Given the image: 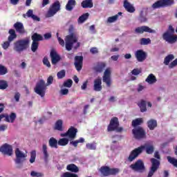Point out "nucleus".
Wrapping results in <instances>:
<instances>
[{
  "mask_svg": "<svg viewBox=\"0 0 177 177\" xmlns=\"http://www.w3.org/2000/svg\"><path fill=\"white\" fill-rule=\"evenodd\" d=\"M81 44L78 42V35L77 33H71L65 38V48L66 50H71L73 48L74 49H78Z\"/></svg>",
  "mask_w": 177,
  "mask_h": 177,
  "instance_id": "obj_1",
  "label": "nucleus"
},
{
  "mask_svg": "<svg viewBox=\"0 0 177 177\" xmlns=\"http://www.w3.org/2000/svg\"><path fill=\"white\" fill-rule=\"evenodd\" d=\"M53 82V77L50 76L47 80V84L45 83V81L40 80L36 85L35 88V92L41 97H44L45 96V93H46V86L50 85Z\"/></svg>",
  "mask_w": 177,
  "mask_h": 177,
  "instance_id": "obj_2",
  "label": "nucleus"
},
{
  "mask_svg": "<svg viewBox=\"0 0 177 177\" xmlns=\"http://www.w3.org/2000/svg\"><path fill=\"white\" fill-rule=\"evenodd\" d=\"M30 48V38L21 39L14 42L13 50L17 53H21Z\"/></svg>",
  "mask_w": 177,
  "mask_h": 177,
  "instance_id": "obj_3",
  "label": "nucleus"
},
{
  "mask_svg": "<svg viewBox=\"0 0 177 177\" xmlns=\"http://www.w3.org/2000/svg\"><path fill=\"white\" fill-rule=\"evenodd\" d=\"M15 157L16 168L21 169V168H23V162L26 161V158H27V153L21 151L19 148H17L15 150Z\"/></svg>",
  "mask_w": 177,
  "mask_h": 177,
  "instance_id": "obj_4",
  "label": "nucleus"
},
{
  "mask_svg": "<svg viewBox=\"0 0 177 177\" xmlns=\"http://www.w3.org/2000/svg\"><path fill=\"white\" fill-rule=\"evenodd\" d=\"M175 3L174 0H158L151 6L152 9H160V8H167L172 6Z\"/></svg>",
  "mask_w": 177,
  "mask_h": 177,
  "instance_id": "obj_5",
  "label": "nucleus"
},
{
  "mask_svg": "<svg viewBox=\"0 0 177 177\" xmlns=\"http://www.w3.org/2000/svg\"><path fill=\"white\" fill-rule=\"evenodd\" d=\"M132 133L133 138L137 140H142V139H145L146 138V131L141 127H135L132 130Z\"/></svg>",
  "mask_w": 177,
  "mask_h": 177,
  "instance_id": "obj_6",
  "label": "nucleus"
},
{
  "mask_svg": "<svg viewBox=\"0 0 177 177\" xmlns=\"http://www.w3.org/2000/svg\"><path fill=\"white\" fill-rule=\"evenodd\" d=\"M120 123L118 122V118H113L111 120L110 124L108 126V131L110 132L111 131H116V132H122V127H119Z\"/></svg>",
  "mask_w": 177,
  "mask_h": 177,
  "instance_id": "obj_7",
  "label": "nucleus"
},
{
  "mask_svg": "<svg viewBox=\"0 0 177 177\" xmlns=\"http://www.w3.org/2000/svg\"><path fill=\"white\" fill-rule=\"evenodd\" d=\"M59 10H60V2L55 1L50 6L46 16V17H53Z\"/></svg>",
  "mask_w": 177,
  "mask_h": 177,
  "instance_id": "obj_8",
  "label": "nucleus"
},
{
  "mask_svg": "<svg viewBox=\"0 0 177 177\" xmlns=\"http://www.w3.org/2000/svg\"><path fill=\"white\" fill-rule=\"evenodd\" d=\"M131 169L134 171L135 172H145L146 170V167H145V163L143 161L138 160L134 164H132L129 166Z\"/></svg>",
  "mask_w": 177,
  "mask_h": 177,
  "instance_id": "obj_9",
  "label": "nucleus"
},
{
  "mask_svg": "<svg viewBox=\"0 0 177 177\" xmlns=\"http://www.w3.org/2000/svg\"><path fill=\"white\" fill-rule=\"evenodd\" d=\"M100 172H101L103 176H109L110 175H115L120 172V169H111L107 166L102 167L100 169Z\"/></svg>",
  "mask_w": 177,
  "mask_h": 177,
  "instance_id": "obj_10",
  "label": "nucleus"
},
{
  "mask_svg": "<svg viewBox=\"0 0 177 177\" xmlns=\"http://www.w3.org/2000/svg\"><path fill=\"white\" fill-rule=\"evenodd\" d=\"M162 39L167 44H173L177 42V35L169 32H165L162 35Z\"/></svg>",
  "mask_w": 177,
  "mask_h": 177,
  "instance_id": "obj_11",
  "label": "nucleus"
},
{
  "mask_svg": "<svg viewBox=\"0 0 177 177\" xmlns=\"http://www.w3.org/2000/svg\"><path fill=\"white\" fill-rule=\"evenodd\" d=\"M77 132H78L77 129L74 128L73 127H71L70 129H68L66 133H61L60 136L62 138H66L68 136L69 140L71 141L74 140V139L77 138Z\"/></svg>",
  "mask_w": 177,
  "mask_h": 177,
  "instance_id": "obj_12",
  "label": "nucleus"
},
{
  "mask_svg": "<svg viewBox=\"0 0 177 177\" xmlns=\"http://www.w3.org/2000/svg\"><path fill=\"white\" fill-rule=\"evenodd\" d=\"M102 81L106 84V86L110 88L111 86V68H107L104 72V75L102 77Z\"/></svg>",
  "mask_w": 177,
  "mask_h": 177,
  "instance_id": "obj_13",
  "label": "nucleus"
},
{
  "mask_svg": "<svg viewBox=\"0 0 177 177\" xmlns=\"http://www.w3.org/2000/svg\"><path fill=\"white\" fill-rule=\"evenodd\" d=\"M151 162L152 165L150 168L147 177H152L160 167V161L157 159L152 158L151 159Z\"/></svg>",
  "mask_w": 177,
  "mask_h": 177,
  "instance_id": "obj_14",
  "label": "nucleus"
},
{
  "mask_svg": "<svg viewBox=\"0 0 177 177\" xmlns=\"http://www.w3.org/2000/svg\"><path fill=\"white\" fill-rule=\"evenodd\" d=\"M136 34H143V32H149V34H156L157 31L154 29L150 28L147 26H142L141 27H138L135 29Z\"/></svg>",
  "mask_w": 177,
  "mask_h": 177,
  "instance_id": "obj_15",
  "label": "nucleus"
},
{
  "mask_svg": "<svg viewBox=\"0 0 177 177\" xmlns=\"http://www.w3.org/2000/svg\"><path fill=\"white\" fill-rule=\"evenodd\" d=\"M0 152L7 156H12L13 154V148L9 144H4L0 147Z\"/></svg>",
  "mask_w": 177,
  "mask_h": 177,
  "instance_id": "obj_16",
  "label": "nucleus"
},
{
  "mask_svg": "<svg viewBox=\"0 0 177 177\" xmlns=\"http://www.w3.org/2000/svg\"><path fill=\"white\" fill-rule=\"evenodd\" d=\"M142 152H143L142 147H139L135 149L130 153V155L128 158L129 161H131V162L133 161V160H135V158H137L139 154H141V153Z\"/></svg>",
  "mask_w": 177,
  "mask_h": 177,
  "instance_id": "obj_17",
  "label": "nucleus"
},
{
  "mask_svg": "<svg viewBox=\"0 0 177 177\" xmlns=\"http://www.w3.org/2000/svg\"><path fill=\"white\" fill-rule=\"evenodd\" d=\"M135 57L138 62L142 63V62H145V59H147V53L143 51V50H138L135 53Z\"/></svg>",
  "mask_w": 177,
  "mask_h": 177,
  "instance_id": "obj_18",
  "label": "nucleus"
},
{
  "mask_svg": "<svg viewBox=\"0 0 177 177\" xmlns=\"http://www.w3.org/2000/svg\"><path fill=\"white\" fill-rule=\"evenodd\" d=\"M140 147L142 148V151L145 149L147 154H153L154 152V146L151 142H147Z\"/></svg>",
  "mask_w": 177,
  "mask_h": 177,
  "instance_id": "obj_19",
  "label": "nucleus"
},
{
  "mask_svg": "<svg viewBox=\"0 0 177 177\" xmlns=\"http://www.w3.org/2000/svg\"><path fill=\"white\" fill-rule=\"evenodd\" d=\"M84 57L82 56H76L75 57V67L78 71H81L82 68V62Z\"/></svg>",
  "mask_w": 177,
  "mask_h": 177,
  "instance_id": "obj_20",
  "label": "nucleus"
},
{
  "mask_svg": "<svg viewBox=\"0 0 177 177\" xmlns=\"http://www.w3.org/2000/svg\"><path fill=\"white\" fill-rule=\"evenodd\" d=\"M50 56L51 57L52 64H57L60 62V55L55 50L50 52Z\"/></svg>",
  "mask_w": 177,
  "mask_h": 177,
  "instance_id": "obj_21",
  "label": "nucleus"
},
{
  "mask_svg": "<svg viewBox=\"0 0 177 177\" xmlns=\"http://www.w3.org/2000/svg\"><path fill=\"white\" fill-rule=\"evenodd\" d=\"M123 6L124 9L127 10L129 13H134L135 12V7H133V5H132L128 0H124Z\"/></svg>",
  "mask_w": 177,
  "mask_h": 177,
  "instance_id": "obj_22",
  "label": "nucleus"
},
{
  "mask_svg": "<svg viewBox=\"0 0 177 177\" xmlns=\"http://www.w3.org/2000/svg\"><path fill=\"white\" fill-rule=\"evenodd\" d=\"M0 117L2 118H5L6 122H15V120H16V113H12L10 115H0Z\"/></svg>",
  "mask_w": 177,
  "mask_h": 177,
  "instance_id": "obj_23",
  "label": "nucleus"
},
{
  "mask_svg": "<svg viewBox=\"0 0 177 177\" xmlns=\"http://www.w3.org/2000/svg\"><path fill=\"white\" fill-rule=\"evenodd\" d=\"M14 28L16 31L19 34H26V30H24V26L21 22H17L14 24Z\"/></svg>",
  "mask_w": 177,
  "mask_h": 177,
  "instance_id": "obj_24",
  "label": "nucleus"
},
{
  "mask_svg": "<svg viewBox=\"0 0 177 177\" xmlns=\"http://www.w3.org/2000/svg\"><path fill=\"white\" fill-rule=\"evenodd\" d=\"M94 91L100 92L102 91V79L97 78L94 80Z\"/></svg>",
  "mask_w": 177,
  "mask_h": 177,
  "instance_id": "obj_25",
  "label": "nucleus"
},
{
  "mask_svg": "<svg viewBox=\"0 0 177 177\" xmlns=\"http://www.w3.org/2000/svg\"><path fill=\"white\" fill-rule=\"evenodd\" d=\"M145 82H147L149 85H153L157 82V77H156L153 73H151L147 76Z\"/></svg>",
  "mask_w": 177,
  "mask_h": 177,
  "instance_id": "obj_26",
  "label": "nucleus"
},
{
  "mask_svg": "<svg viewBox=\"0 0 177 177\" xmlns=\"http://www.w3.org/2000/svg\"><path fill=\"white\" fill-rule=\"evenodd\" d=\"M26 16H27V17H30L31 19H32V20H35V21H39L41 20L39 17L34 15L32 10H28L26 14L24 15V17H26Z\"/></svg>",
  "mask_w": 177,
  "mask_h": 177,
  "instance_id": "obj_27",
  "label": "nucleus"
},
{
  "mask_svg": "<svg viewBox=\"0 0 177 177\" xmlns=\"http://www.w3.org/2000/svg\"><path fill=\"white\" fill-rule=\"evenodd\" d=\"M82 7L84 8V9L86 8H93V0H84L82 3Z\"/></svg>",
  "mask_w": 177,
  "mask_h": 177,
  "instance_id": "obj_28",
  "label": "nucleus"
},
{
  "mask_svg": "<svg viewBox=\"0 0 177 177\" xmlns=\"http://www.w3.org/2000/svg\"><path fill=\"white\" fill-rule=\"evenodd\" d=\"M41 151L44 156V161H48L49 159V152H48V146L46 144H43Z\"/></svg>",
  "mask_w": 177,
  "mask_h": 177,
  "instance_id": "obj_29",
  "label": "nucleus"
},
{
  "mask_svg": "<svg viewBox=\"0 0 177 177\" xmlns=\"http://www.w3.org/2000/svg\"><path fill=\"white\" fill-rule=\"evenodd\" d=\"M105 68H106V63L100 62L94 67V70L97 73H102V71H103V70H104Z\"/></svg>",
  "mask_w": 177,
  "mask_h": 177,
  "instance_id": "obj_30",
  "label": "nucleus"
},
{
  "mask_svg": "<svg viewBox=\"0 0 177 177\" xmlns=\"http://www.w3.org/2000/svg\"><path fill=\"white\" fill-rule=\"evenodd\" d=\"M48 145L52 149H57V145H59V142H57V140H56V138L52 137L48 140Z\"/></svg>",
  "mask_w": 177,
  "mask_h": 177,
  "instance_id": "obj_31",
  "label": "nucleus"
},
{
  "mask_svg": "<svg viewBox=\"0 0 177 177\" xmlns=\"http://www.w3.org/2000/svg\"><path fill=\"white\" fill-rule=\"evenodd\" d=\"M67 171H70V172H73L74 174H77V172H79L80 169L77 165L74 164H70L66 166Z\"/></svg>",
  "mask_w": 177,
  "mask_h": 177,
  "instance_id": "obj_32",
  "label": "nucleus"
},
{
  "mask_svg": "<svg viewBox=\"0 0 177 177\" xmlns=\"http://www.w3.org/2000/svg\"><path fill=\"white\" fill-rule=\"evenodd\" d=\"M75 4H76L75 0H68L66 6V9L68 12H71V10L74 9V6H75Z\"/></svg>",
  "mask_w": 177,
  "mask_h": 177,
  "instance_id": "obj_33",
  "label": "nucleus"
},
{
  "mask_svg": "<svg viewBox=\"0 0 177 177\" xmlns=\"http://www.w3.org/2000/svg\"><path fill=\"white\" fill-rule=\"evenodd\" d=\"M147 125L148 128L153 131L157 127V120L151 119L147 122Z\"/></svg>",
  "mask_w": 177,
  "mask_h": 177,
  "instance_id": "obj_34",
  "label": "nucleus"
},
{
  "mask_svg": "<svg viewBox=\"0 0 177 177\" xmlns=\"http://www.w3.org/2000/svg\"><path fill=\"white\" fill-rule=\"evenodd\" d=\"M8 32L10 34L8 37V41H10V42H12L17 38V35H16V31L15 30L10 29Z\"/></svg>",
  "mask_w": 177,
  "mask_h": 177,
  "instance_id": "obj_35",
  "label": "nucleus"
},
{
  "mask_svg": "<svg viewBox=\"0 0 177 177\" xmlns=\"http://www.w3.org/2000/svg\"><path fill=\"white\" fill-rule=\"evenodd\" d=\"M174 59H175V56L172 54H170L165 57L163 63L165 64V66H169V62H172Z\"/></svg>",
  "mask_w": 177,
  "mask_h": 177,
  "instance_id": "obj_36",
  "label": "nucleus"
},
{
  "mask_svg": "<svg viewBox=\"0 0 177 177\" xmlns=\"http://www.w3.org/2000/svg\"><path fill=\"white\" fill-rule=\"evenodd\" d=\"M55 129H56L57 131H64V129H63V120H57L55 122Z\"/></svg>",
  "mask_w": 177,
  "mask_h": 177,
  "instance_id": "obj_37",
  "label": "nucleus"
},
{
  "mask_svg": "<svg viewBox=\"0 0 177 177\" xmlns=\"http://www.w3.org/2000/svg\"><path fill=\"white\" fill-rule=\"evenodd\" d=\"M138 20L141 23H146V21H147V15L145 13V11L143 10L140 11Z\"/></svg>",
  "mask_w": 177,
  "mask_h": 177,
  "instance_id": "obj_38",
  "label": "nucleus"
},
{
  "mask_svg": "<svg viewBox=\"0 0 177 177\" xmlns=\"http://www.w3.org/2000/svg\"><path fill=\"white\" fill-rule=\"evenodd\" d=\"M68 142H70V139L68 138H63L58 140L59 146H67L68 145Z\"/></svg>",
  "mask_w": 177,
  "mask_h": 177,
  "instance_id": "obj_39",
  "label": "nucleus"
},
{
  "mask_svg": "<svg viewBox=\"0 0 177 177\" xmlns=\"http://www.w3.org/2000/svg\"><path fill=\"white\" fill-rule=\"evenodd\" d=\"M118 20V15L108 17L106 21V24H111V23H115Z\"/></svg>",
  "mask_w": 177,
  "mask_h": 177,
  "instance_id": "obj_40",
  "label": "nucleus"
},
{
  "mask_svg": "<svg viewBox=\"0 0 177 177\" xmlns=\"http://www.w3.org/2000/svg\"><path fill=\"white\" fill-rule=\"evenodd\" d=\"M44 37L41 35H38L37 33H34L32 36V40L33 42H38L39 41H42Z\"/></svg>",
  "mask_w": 177,
  "mask_h": 177,
  "instance_id": "obj_41",
  "label": "nucleus"
},
{
  "mask_svg": "<svg viewBox=\"0 0 177 177\" xmlns=\"http://www.w3.org/2000/svg\"><path fill=\"white\" fill-rule=\"evenodd\" d=\"M88 17H89V13L86 12L82 15L81 17H79L78 23L82 24V23H84V21H86V20H88Z\"/></svg>",
  "mask_w": 177,
  "mask_h": 177,
  "instance_id": "obj_42",
  "label": "nucleus"
},
{
  "mask_svg": "<svg viewBox=\"0 0 177 177\" xmlns=\"http://www.w3.org/2000/svg\"><path fill=\"white\" fill-rule=\"evenodd\" d=\"M84 142H85V139L84 138H80L79 140L71 141L70 145H72L74 147H77L78 146V143H84Z\"/></svg>",
  "mask_w": 177,
  "mask_h": 177,
  "instance_id": "obj_43",
  "label": "nucleus"
},
{
  "mask_svg": "<svg viewBox=\"0 0 177 177\" xmlns=\"http://www.w3.org/2000/svg\"><path fill=\"white\" fill-rule=\"evenodd\" d=\"M35 158H37V151H32L30 152V158L29 160L30 164H34V162H35Z\"/></svg>",
  "mask_w": 177,
  "mask_h": 177,
  "instance_id": "obj_44",
  "label": "nucleus"
},
{
  "mask_svg": "<svg viewBox=\"0 0 177 177\" xmlns=\"http://www.w3.org/2000/svg\"><path fill=\"white\" fill-rule=\"evenodd\" d=\"M138 106L140 109V111L142 113H145V111H147V109H146V102L145 101H141L140 103H138Z\"/></svg>",
  "mask_w": 177,
  "mask_h": 177,
  "instance_id": "obj_45",
  "label": "nucleus"
},
{
  "mask_svg": "<svg viewBox=\"0 0 177 177\" xmlns=\"http://www.w3.org/2000/svg\"><path fill=\"white\" fill-rule=\"evenodd\" d=\"M39 46V43L38 41H32L31 44L30 49L32 52L35 53L38 50V46Z\"/></svg>",
  "mask_w": 177,
  "mask_h": 177,
  "instance_id": "obj_46",
  "label": "nucleus"
},
{
  "mask_svg": "<svg viewBox=\"0 0 177 177\" xmlns=\"http://www.w3.org/2000/svg\"><path fill=\"white\" fill-rule=\"evenodd\" d=\"M30 176L31 177H44V173L42 172H39V171H32L30 172Z\"/></svg>",
  "mask_w": 177,
  "mask_h": 177,
  "instance_id": "obj_47",
  "label": "nucleus"
},
{
  "mask_svg": "<svg viewBox=\"0 0 177 177\" xmlns=\"http://www.w3.org/2000/svg\"><path fill=\"white\" fill-rule=\"evenodd\" d=\"M140 42V45H149V44H151V40L150 38H142Z\"/></svg>",
  "mask_w": 177,
  "mask_h": 177,
  "instance_id": "obj_48",
  "label": "nucleus"
},
{
  "mask_svg": "<svg viewBox=\"0 0 177 177\" xmlns=\"http://www.w3.org/2000/svg\"><path fill=\"white\" fill-rule=\"evenodd\" d=\"M143 122V119L138 118L132 121L133 127H138V125H140Z\"/></svg>",
  "mask_w": 177,
  "mask_h": 177,
  "instance_id": "obj_49",
  "label": "nucleus"
},
{
  "mask_svg": "<svg viewBox=\"0 0 177 177\" xmlns=\"http://www.w3.org/2000/svg\"><path fill=\"white\" fill-rule=\"evenodd\" d=\"M86 147L88 150H96V143H87Z\"/></svg>",
  "mask_w": 177,
  "mask_h": 177,
  "instance_id": "obj_50",
  "label": "nucleus"
},
{
  "mask_svg": "<svg viewBox=\"0 0 177 177\" xmlns=\"http://www.w3.org/2000/svg\"><path fill=\"white\" fill-rule=\"evenodd\" d=\"M61 177H78V174L66 171L61 175Z\"/></svg>",
  "mask_w": 177,
  "mask_h": 177,
  "instance_id": "obj_51",
  "label": "nucleus"
},
{
  "mask_svg": "<svg viewBox=\"0 0 177 177\" xmlns=\"http://www.w3.org/2000/svg\"><path fill=\"white\" fill-rule=\"evenodd\" d=\"M5 74H8V68L0 64V75H5Z\"/></svg>",
  "mask_w": 177,
  "mask_h": 177,
  "instance_id": "obj_52",
  "label": "nucleus"
},
{
  "mask_svg": "<svg viewBox=\"0 0 177 177\" xmlns=\"http://www.w3.org/2000/svg\"><path fill=\"white\" fill-rule=\"evenodd\" d=\"M57 77L58 80H62L66 77V71L62 70L61 71L57 73Z\"/></svg>",
  "mask_w": 177,
  "mask_h": 177,
  "instance_id": "obj_53",
  "label": "nucleus"
},
{
  "mask_svg": "<svg viewBox=\"0 0 177 177\" xmlns=\"http://www.w3.org/2000/svg\"><path fill=\"white\" fill-rule=\"evenodd\" d=\"M8 82L5 80H0V89H6L8 88Z\"/></svg>",
  "mask_w": 177,
  "mask_h": 177,
  "instance_id": "obj_54",
  "label": "nucleus"
},
{
  "mask_svg": "<svg viewBox=\"0 0 177 177\" xmlns=\"http://www.w3.org/2000/svg\"><path fill=\"white\" fill-rule=\"evenodd\" d=\"M63 85L66 88H71V86H73V80L69 79L67 81L64 82Z\"/></svg>",
  "mask_w": 177,
  "mask_h": 177,
  "instance_id": "obj_55",
  "label": "nucleus"
},
{
  "mask_svg": "<svg viewBox=\"0 0 177 177\" xmlns=\"http://www.w3.org/2000/svg\"><path fill=\"white\" fill-rule=\"evenodd\" d=\"M43 64H44V66H46V67L50 68V62H49V59H48L47 57H44Z\"/></svg>",
  "mask_w": 177,
  "mask_h": 177,
  "instance_id": "obj_56",
  "label": "nucleus"
},
{
  "mask_svg": "<svg viewBox=\"0 0 177 177\" xmlns=\"http://www.w3.org/2000/svg\"><path fill=\"white\" fill-rule=\"evenodd\" d=\"M10 42L9 40L8 41H5L3 44H2V48L3 49H4L5 50H6L8 49V48H9L10 46Z\"/></svg>",
  "mask_w": 177,
  "mask_h": 177,
  "instance_id": "obj_57",
  "label": "nucleus"
},
{
  "mask_svg": "<svg viewBox=\"0 0 177 177\" xmlns=\"http://www.w3.org/2000/svg\"><path fill=\"white\" fill-rule=\"evenodd\" d=\"M165 32H169L170 34H175V29L172 26V25L169 26L168 30L165 31Z\"/></svg>",
  "mask_w": 177,
  "mask_h": 177,
  "instance_id": "obj_58",
  "label": "nucleus"
},
{
  "mask_svg": "<svg viewBox=\"0 0 177 177\" xmlns=\"http://www.w3.org/2000/svg\"><path fill=\"white\" fill-rule=\"evenodd\" d=\"M57 37L59 41V44L61 46H64V40H63L60 37H59V33H57Z\"/></svg>",
  "mask_w": 177,
  "mask_h": 177,
  "instance_id": "obj_59",
  "label": "nucleus"
},
{
  "mask_svg": "<svg viewBox=\"0 0 177 177\" xmlns=\"http://www.w3.org/2000/svg\"><path fill=\"white\" fill-rule=\"evenodd\" d=\"M176 66H177V58L169 65V68H174Z\"/></svg>",
  "mask_w": 177,
  "mask_h": 177,
  "instance_id": "obj_60",
  "label": "nucleus"
},
{
  "mask_svg": "<svg viewBox=\"0 0 177 177\" xmlns=\"http://www.w3.org/2000/svg\"><path fill=\"white\" fill-rule=\"evenodd\" d=\"M59 93L62 95H68V89L67 88H61Z\"/></svg>",
  "mask_w": 177,
  "mask_h": 177,
  "instance_id": "obj_61",
  "label": "nucleus"
},
{
  "mask_svg": "<svg viewBox=\"0 0 177 177\" xmlns=\"http://www.w3.org/2000/svg\"><path fill=\"white\" fill-rule=\"evenodd\" d=\"M133 75H139L140 74V71L138 68H135L131 71Z\"/></svg>",
  "mask_w": 177,
  "mask_h": 177,
  "instance_id": "obj_62",
  "label": "nucleus"
},
{
  "mask_svg": "<svg viewBox=\"0 0 177 177\" xmlns=\"http://www.w3.org/2000/svg\"><path fill=\"white\" fill-rule=\"evenodd\" d=\"M90 52L93 55H96L97 53H99V50H97V48L93 47V48H91Z\"/></svg>",
  "mask_w": 177,
  "mask_h": 177,
  "instance_id": "obj_63",
  "label": "nucleus"
},
{
  "mask_svg": "<svg viewBox=\"0 0 177 177\" xmlns=\"http://www.w3.org/2000/svg\"><path fill=\"white\" fill-rule=\"evenodd\" d=\"M146 89V86H142V84H138V87L137 88L138 92H142V91H145Z\"/></svg>",
  "mask_w": 177,
  "mask_h": 177,
  "instance_id": "obj_64",
  "label": "nucleus"
}]
</instances>
